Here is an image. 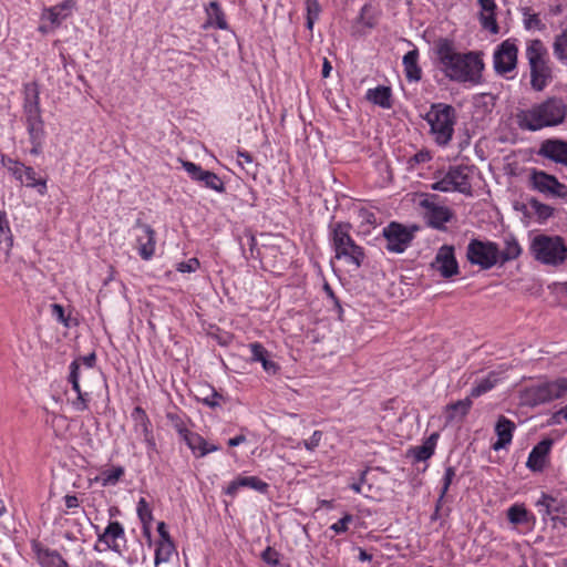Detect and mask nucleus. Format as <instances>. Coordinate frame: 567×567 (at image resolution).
I'll return each instance as SVG.
<instances>
[{"mask_svg":"<svg viewBox=\"0 0 567 567\" xmlns=\"http://www.w3.org/2000/svg\"><path fill=\"white\" fill-rule=\"evenodd\" d=\"M237 158H238V162H239L240 165L244 162L247 163V164H251L254 162L252 155L249 152L244 151V150L237 151Z\"/></svg>","mask_w":567,"mask_h":567,"instance_id":"obj_61","label":"nucleus"},{"mask_svg":"<svg viewBox=\"0 0 567 567\" xmlns=\"http://www.w3.org/2000/svg\"><path fill=\"white\" fill-rule=\"evenodd\" d=\"M183 441L196 457H204L219 450L218 445L209 444L202 435L192 431L184 435Z\"/></svg>","mask_w":567,"mask_h":567,"instance_id":"obj_26","label":"nucleus"},{"mask_svg":"<svg viewBox=\"0 0 567 567\" xmlns=\"http://www.w3.org/2000/svg\"><path fill=\"white\" fill-rule=\"evenodd\" d=\"M120 540L126 542V536L123 525L117 520H111L104 532L97 535V542L116 554L122 553Z\"/></svg>","mask_w":567,"mask_h":567,"instance_id":"obj_17","label":"nucleus"},{"mask_svg":"<svg viewBox=\"0 0 567 567\" xmlns=\"http://www.w3.org/2000/svg\"><path fill=\"white\" fill-rule=\"evenodd\" d=\"M174 551L175 545L173 540L158 542L155 549V565L157 566L162 563H167L171 559Z\"/></svg>","mask_w":567,"mask_h":567,"instance_id":"obj_43","label":"nucleus"},{"mask_svg":"<svg viewBox=\"0 0 567 567\" xmlns=\"http://www.w3.org/2000/svg\"><path fill=\"white\" fill-rule=\"evenodd\" d=\"M321 439H322V432L319 430H316L308 440H305L302 442V444L308 451H315L319 446Z\"/></svg>","mask_w":567,"mask_h":567,"instance_id":"obj_57","label":"nucleus"},{"mask_svg":"<svg viewBox=\"0 0 567 567\" xmlns=\"http://www.w3.org/2000/svg\"><path fill=\"white\" fill-rule=\"evenodd\" d=\"M554 55L561 63H567V27L556 35L553 44Z\"/></svg>","mask_w":567,"mask_h":567,"instance_id":"obj_44","label":"nucleus"},{"mask_svg":"<svg viewBox=\"0 0 567 567\" xmlns=\"http://www.w3.org/2000/svg\"><path fill=\"white\" fill-rule=\"evenodd\" d=\"M481 8L478 19L482 29L489 31L492 34L499 32L496 21L497 4L494 0H477Z\"/></svg>","mask_w":567,"mask_h":567,"instance_id":"obj_22","label":"nucleus"},{"mask_svg":"<svg viewBox=\"0 0 567 567\" xmlns=\"http://www.w3.org/2000/svg\"><path fill=\"white\" fill-rule=\"evenodd\" d=\"M251 361L260 362L262 369L270 375H275L280 367L277 362L269 359L268 350L259 342H252L249 344Z\"/></svg>","mask_w":567,"mask_h":567,"instance_id":"obj_28","label":"nucleus"},{"mask_svg":"<svg viewBox=\"0 0 567 567\" xmlns=\"http://www.w3.org/2000/svg\"><path fill=\"white\" fill-rule=\"evenodd\" d=\"M24 183L29 188H35L40 195H44L47 193V181L39 178L37 172L31 166H24L23 174Z\"/></svg>","mask_w":567,"mask_h":567,"instance_id":"obj_38","label":"nucleus"},{"mask_svg":"<svg viewBox=\"0 0 567 567\" xmlns=\"http://www.w3.org/2000/svg\"><path fill=\"white\" fill-rule=\"evenodd\" d=\"M75 7V0H63L62 2L47 8L43 12V18L49 20L53 25L59 27L64 21Z\"/></svg>","mask_w":567,"mask_h":567,"instance_id":"obj_27","label":"nucleus"},{"mask_svg":"<svg viewBox=\"0 0 567 567\" xmlns=\"http://www.w3.org/2000/svg\"><path fill=\"white\" fill-rule=\"evenodd\" d=\"M70 373L68 377V381L72 385V390L76 393V398L72 400L71 404L72 408L76 412H83L87 410L89 402L91 401V395L87 392H83L80 386V363H78V360H73L70 363Z\"/></svg>","mask_w":567,"mask_h":567,"instance_id":"obj_15","label":"nucleus"},{"mask_svg":"<svg viewBox=\"0 0 567 567\" xmlns=\"http://www.w3.org/2000/svg\"><path fill=\"white\" fill-rule=\"evenodd\" d=\"M431 188L433 190H439V192H443V193L454 192V189H453L454 185H453V181L451 178L450 171H447L441 179L434 182L431 185Z\"/></svg>","mask_w":567,"mask_h":567,"instance_id":"obj_52","label":"nucleus"},{"mask_svg":"<svg viewBox=\"0 0 567 567\" xmlns=\"http://www.w3.org/2000/svg\"><path fill=\"white\" fill-rule=\"evenodd\" d=\"M355 520V517L350 513H344L343 516L333 523L329 529L336 535L344 534L349 530V526Z\"/></svg>","mask_w":567,"mask_h":567,"instance_id":"obj_51","label":"nucleus"},{"mask_svg":"<svg viewBox=\"0 0 567 567\" xmlns=\"http://www.w3.org/2000/svg\"><path fill=\"white\" fill-rule=\"evenodd\" d=\"M451 178L454 185V192L464 195H472L471 177L473 174V166L455 165L449 168Z\"/></svg>","mask_w":567,"mask_h":567,"instance_id":"obj_20","label":"nucleus"},{"mask_svg":"<svg viewBox=\"0 0 567 567\" xmlns=\"http://www.w3.org/2000/svg\"><path fill=\"white\" fill-rule=\"evenodd\" d=\"M131 416L134 421V431L137 434L142 435L143 439L153 434L151 420L143 408L135 406Z\"/></svg>","mask_w":567,"mask_h":567,"instance_id":"obj_33","label":"nucleus"},{"mask_svg":"<svg viewBox=\"0 0 567 567\" xmlns=\"http://www.w3.org/2000/svg\"><path fill=\"white\" fill-rule=\"evenodd\" d=\"M1 165L7 168V171L18 181L20 184L24 183L23 174H24V164L11 158L8 155H1L0 158Z\"/></svg>","mask_w":567,"mask_h":567,"instance_id":"obj_41","label":"nucleus"},{"mask_svg":"<svg viewBox=\"0 0 567 567\" xmlns=\"http://www.w3.org/2000/svg\"><path fill=\"white\" fill-rule=\"evenodd\" d=\"M467 260L482 269H491L498 264L499 248L496 243L472 239L466 249Z\"/></svg>","mask_w":567,"mask_h":567,"instance_id":"obj_8","label":"nucleus"},{"mask_svg":"<svg viewBox=\"0 0 567 567\" xmlns=\"http://www.w3.org/2000/svg\"><path fill=\"white\" fill-rule=\"evenodd\" d=\"M223 400L221 394H219L215 389L210 390V394L205 396L202 401L205 405L215 409L220 406V401Z\"/></svg>","mask_w":567,"mask_h":567,"instance_id":"obj_58","label":"nucleus"},{"mask_svg":"<svg viewBox=\"0 0 567 567\" xmlns=\"http://www.w3.org/2000/svg\"><path fill=\"white\" fill-rule=\"evenodd\" d=\"M526 58L530 69V86L540 92L553 80L548 50L542 40L534 39L527 42Z\"/></svg>","mask_w":567,"mask_h":567,"instance_id":"obj_5","label":"nucleus"},{"mask_svg":"<svg viewBox=\"0 0 567 567\" xmlns=\"http://www.w3.org/2000/svg\"><path fill=\"white\" fill-rule=\"evenodd\" d=\"M64 502L68 509L76 508L80 505L75 495H66Z\"/></svg>","mask_w":567,"mask_h":567,"instance_id":"obj_63","label":"nucleus"},{"mask_svg":"<svg viewBox=\"0 0 567 567\" xmlns=\"http://www.w3.org/2000/svg\"><path fill=\"white\" fill-rule=\"evenodd\" d=\"M31 548L41 567H70L59 551L44 547L38 540L32 542Z\"/></svg>","mask_w":567,"mask_h":567,"instance_id":"obj_19","label":"nucleus"},{"mask_svg":"<svg viewBox=\"0 0 567 567\" xmlns=\"http://www.w3.org/2000/svg\"><path fill=\"white\" fill-rule=\"evenodd\" d=\"M136 513L142 525H151L153 520V513L150 504L145 498H140L136 506Z\"/></svg>","mask_w":567,"mask_h":567,"instance_id":"obj_50","label":"nucleus"},{"mask_svg":"<svg viewBox=\"0 0 567 567\" xmlns=\"http://www.w3.org/2000/svg\"><path fill=\"white\" fill-rule=\"evenodd\" d=\"M440 69L451 81L478 84L482 81L484 62L474 51L460 53L449 39H440L435 44Z\"/></svg>","mask_w":567,"mask_h":567,"instance_id":"obj_1","label":"nucleus"},{"mask_svg":"<svg viewBox=\"0 0 567 567\" xmlns=\"http://www.w3.org/2000/svg\"><path fill=\"white\" fill-rule=\"evenodd\" d=\"M529 250L537 261L547 266H560L567 259V246L560 236L536 235Z\"/></svg>","mask_w":567,"mask_h":567,"instance_id":"obj_6","label":"nucleus"},{"mask_svg":"<svg viewBox=\"0 0 567 567\" xmlns=\"http://www.w3.org/2000/svg\"><path fill=\"white\" fill-rule=\"evenodd\" d=\"M182 165L194 182L219 194L226 192L223 179L214 172L206 171L200 165L189 161H184Z\"/></svg>","mask_w":567,"mask_h":567,"instance_id":"obj_12","label":"nucleus"},{"mask_svg":"<svg viewBox=\"0 0 567 567\" xmlns=\"http://www.w3.org/2000/svg\"><path fill=\"white\" fill-rule=\"evenodd\" d=\"M515 429L516 425L513 421L504 415H501L495 424V433L497 435V440L492 445L493 450L499 451L509 445L512 443Z\"/></svg>","mask_w":567,"mask_h":567,"instance_id":"obj_25","label":"nucleus"},{"mask_svg":"<svg viewBox=\"0 0 567 567\" xmlns=\"http://www.w3.org/2000/svg\"><path fill=\"white\" fill-rule=\"evenodd\" d=\"M166 419L182 439L184 437L185 434L189 432L184 415L179 413L167 412Z\"/></svg>","mask_w":567,"mask_h":567,"instance_id":"obj_48","label":"nucleus"},{"mask_svg":"<svg viewBox=\"0 0 567 567\" xmlns=\"http://www.w3.org/2000/svg\"><path fill=\"white\" fill-rule=\"evenodd\" d=\"M307 21L306 27L312 31L316 21L319 19L321 12V6L319 0H306Z\"/></svg>","mask_w":567,"mask_h":567,"instance_id":"obj_46","label":"nucleus"},{"mask_svg":"<svg viewBox=\"0 0 567 567\" xmlns=\"http://www.w3.org/2000/svg\"><path fill=\"white\" fill-rule=\"evenodd\" d=\"M261 559L271 567H277L280 564L279 553L270 546L261 553Z\"/></svg>","mask_w":567,"mask_h":567,"instance_id":"obj_54","label":"nucleus"},{"mask_svg":"<svg viewBox=\"0 0 567 567\" xmlns=\"http://www.w3.org/2000/svg\"><path fill=\"white\" fill-rule=\"evenodd\" d=\"M536 506L544 522L547 520V517L555 519V517L551 516L553 514L561 513L567 515V509L564 508L563 504L558 502L557 498L545 493H543L540 498L536 502Z\"/></svg>","mask_w":567,"mask_h":567,"instance_id":"obj_29","label":"nucleus"},{"mask_svg":"<svg viewBox=\"0 0 567 567\" xmlns=\"http://www.w3.org/2000/svg\"><path fill=\"white\" fill-rule=\"evenodd\" d=\"M528 182L529 186L538 193L556 198H567V185L544 171L533 168Z\"/></svg>","mask_w":567,"mask_h":567,"instance_id":"obj_10","label":"nucleus"},{"mask_svg":"<svg viewBox=\"0 0 567 567\" xmlns=\"http://www.w3.org/2000/svg\"><path fill=\"white\" fill-rule=\"evenodd\" d=\"M124 473L125 470L123 466H114L112 468L104 470L100 476L102 486H113L117 484Z\"/></svg>","mask_w":567,"mask_h":567,"instance_id":"obj_45","label":"nucleus"},{"mask_svg":"<svg viewBox=\"0 0 567 567\" xmlns=\"http://www.w3.org/2000/svg\"><path fill=\"white\" fill-rule=\"evenodd\" d=\"M432 266L440 272L443 278H451L458 275V262L455 258L454 247L443 245L436 252Z\"/></svg>","mask_w":567,"mask_h":567,"instance_id":"obj_13","label":"nucleus"},{"mask_svg":"<svg viewBox=\"0 0 567 567\" xmlns=\"http://www.w3.org/2000/svg\"><path fill=\"white\" fill-rule=\"evenodd\" d=\"M76 360H78V362L81 360L83 362V364H85L87 368H92L95 364L96 355L94 352H92V353L81 357L80 359H76Z\"/></svg>","mask_w":567,"mask_h":567,"instance_id":"obj_64","label":"nucleus"},{"mask_svg":"<svg viewBox=\"0 0 567 567\" xmlns=\"http://www.w3.org/2000/svg\"><path fill=\"white\" fill-rule=\"evenodd\" d=\"M365 99L370 103L378 105L384 110L392 107V90L390 86L378 85L365 92Z\"/></svg>","mask_w":567,"mask_h":567,"instance_id":"obj_32","label":"nucleus"},{"mask_svg":"<svg viewBox=\"0 0 567 567\" xmlns=\"http://www.w3.org/2000/svg\"><path fill=\"white\" fill-rule=\"evenodd\" d=\"M23 113L25 117L42 115L40 106V87L34 81L23 85Z\"/></svg>","mask_w":567,"mask_h":567,"instance_id":"obj_21","label":"nucleus"},{"mask_svg":"<svg viewBox=\"0 0 567 567\" xmlns=\"http://www.w3.org/2000/svg\"><path fill=\"white\" fill-rule=\"evenodd\" d=\"M567 393V378L545 381L525 389L523 400L525 404L536 406L559 399Z\"/></svg>","mask_w":567,"mask_h":567,"instance_id":"obj_7","label":"nucleus"},{"mask_svg":"<svg viewBox=\"0 0 567 567\" xmlns=\"http://www.w3.org/2000/svg\"><path fill=\"white\" fill-rule=\"evenodd\" d=\"M13 246V236L9 219L4 210H0V249L10 250Z\"/></svg>","mask_w":567,"mask_h":567,"instance_id":"obj_39","label":"nucleus"},{"mask_svg":"<svg viewBox=\"0 0 567 567\" xmlns=\"http://www.w3.org/2000/svg\"><path fill=\"white\" fill-rule=\"evenodd\" d=\"M352 225L347 221L330 223L328 226L329 245L334 258L359 269L365 260L364 248L351 236Z\"/></svg>","mask_w":567,"mask_h":567,"instance_id":"obj_3","label":"nucleus"},{"mask_svg":"<svg viewBox=\"0 0 567 567\" xmlns=\"http://www.w3.org/2000/svg\"><path fill=\"white\" fill-rule=\"evenodd\" d=\"M507 518L514 525H523L527 529H533L536 524V517L528 512L524 505L514 504L507 509Z\"/></svg>","mask_w":567,"mask_h":567,"instance_id":"obj_30","label":"nucleus"},{"mask_svg":"<svg viewBox=\"0 0 567 567\" xmlns=\"http://www.w3.org/2000/svg\"><path fill=\"white\" fill-rule=\"evenodd\" d=\"M439 433H432L420 446L411 450V453L416 462H424L429 460L435 452Z\"/></svg>","mask_w":567,"mask_h":567,"instance_id":"obj_34","label":"nucleus"},{"mask_svg":"<svg viewBox=\"0 0 567 567\" xmlns=\"http://www.w3.org/2000/svg\"><path fill=\"white\" fill-rule=\"evenodd\" d=\"M241 487H249L261 494H265L268 492L269 485L257 476H238L228 484L225 493L231 497H235Z\"/></svg>","mask_w":567,"mask_h":567,"instance_id":"obj_24","label":"nucleus"},{"mask_svg":"<svg viewBox=\"0 0 567 567\" xmlns=\"http://www.w3.org/2000/svg\"><path fill=\"white\" fill-rule=\"evenodd\" d=\"M537 155L567 167V141L547 138L540 143Z\"/></svg>","mask_w":567,"mask_h":567,"instance_id":"obj_14","label":"nucleus"},{"mask_svg":"<svg viewBox=\"0 0 567 567\" xmlns=\"http://www.w3.org/2000/svg\"><path fill=\"white\" fill-rule=\"evenodd\" d=\"M382 235L386 240L385 249L393 254L404 252L414 238L411 230L396 221H391L385 226Z\"/></svg>","mask_w":567,"mask_h":567,"instance_id":"obj_11","label":"nucleus"},{"mask_svg":"<svg viewBox=\"0 0 567 567\" xmlns=\"http://www.w3.org/2000/svg\"><path fill=\"white\" fill-rule=\"evenodd\" d=\"M528 205L540 224L545 223L554 215V208L539 202L536 197H529Z\"/></svg>","mask_w":567,"mask_h":567,"instance_id":"obj_42","label":"nucleus"},{"mask_svg":"<svg viewBox=\"0 0 567 567\" xmlns=\"http://www.w3.org/2000/svg\"><path fill=\"white\" fill-rule=\"evenodd\" d=\"M522 254V247L514 237L505 239V246L503 250H499V265H504L508 261L517 259Z\"/></svg>","mask_w":567,"mask_h":567,"instance_id":"obj_37","label":"nucleus"},{"mask_svg":"<svg viewBox=\"0 0 567 567\" xmlns=\"http://www.w3.org/2000/svg\"><path fill=\"white\" fill-rule=\"evenodd\" d=\"M422 206L426 208L427 224L435 229H444V225L452 218L451 210L445 206L435 205L427 199L422 202Z\"/></svg>","mask_w":567,"mask_h":567,"instance_id":"obj_23","label":"nucleus"},{"mask_svg":"<svg viewBox=\"0 0 567 567\" xmlns=\"http://www.w3.org/2000/svg\"><path fill=\"white\" fill-rule=\"evenodd\" d=\"M157 533L161 537L159 542L173 540L164 522L157 524Z\"/></svg>","mask_w":567,"mask_h":567,"instance_id":"obj_60","label":"nucleus"},{"mask_svg":"<svg viewBox=\"0 0 567 567\" xmlns=\"http://www.w3.org/2000/svg\"><path fill=\"white\" fill-rule=\"evenodd\" d=\"M430 126V134L437 146L446 147L453 140L457 114L454 106L433 103L423 116Z\"/></svg>","mask_w":567,"mask_h":567,"instance_id":"obj_4","label":"nucleus"},{"mask_svg":"<svg viewBox=\"0 0 567 567\" xmlns=\"http://www.w3.org/2000/svg\"><path fill=\"white\" fill-rule=\"evenodd\" d=\"M497 381L498 378L495 372L488 373V375L475 382V385L471 390V396L478 398L484 393L491 391L496 385Z\"/></svg>","mask_w":567,"mask_h":567,"instance_id":"obj_40","label":"nucleus"},{"mask_svg":"<svg viewBox=\"0 0 567 567\" xmlns=\"http://www.w3.org/2000/svg\"><path fill=\"white\" fill-rule=\"evenodd\" d=\"M419 50L415 48L406 52L402 59L404 73L408 82H419L422 78V70L419 65Z\"/></svg>","mask_w":567,"mask_h":567,"instance_id":"obj_31","label":"nucleus"},{"mask_svg":"<svg viewBox=\"0 0 567 567\" xmlns=\"http://www.w3.org/2000/svg\"><path fill=\"white\" fill-rule=\"evenodd\" d=\"M25 126L30 142H43L45 138L42 115L25 117Z\"/></svg>","mask_w":567,"mask_h":567,"instance_id":"obj_36","label":"nucleus"},{"mask_svg":"<svg viewBox=\"0 0 567 567\" xmlns=\"http://www.w3.org/2000/svg\"><path fill=\"white\" fill-rule=\"evenodd\" d=\"M432 159V154L427 150H421L416 152L413 156H411L408 161V164L411 168L415 167L416 165L427 163Z\"/></svg>","mask_w":567,"mask_h":567,"instance_id":"obj_53","label":"nucleus"},{"mask_svg":"<svg viewBox=\"0 0 567 567\" xmlns=\"http://www.w3.org/2000/svg\"><path fill=\"white\" fill-rule=\"evenodd\" d=\"M523 22L526 30H538L543 31L545 29V24L540 20L537 13H533L530 8L523 9Z\"/></svg>","mask_w":567,"mask_h":567,"instance_id":"obj_47","label":"nucleus"},{"mask_svg":"<svg viewBox=\"0 0 567 567\" xmlns=\"http://www.w3.org/2000/svg\"><path fill=\"white\" fill-rule=\"evenodd\" d=\"M206 13L208 16V24L214 25L220 30L229 29L225 13L217 1L209 2L208 7L206 8Z\"/></svg>","mask_w":567,"mask_h":567,"instance_id":"obj_35","label":"nucleus"},{"mask_svg":"<svg viewBox=\"0 0 567 567\" xmlns=\"http://www.w3.org/2000/svg\"><path fill=\"white\" fill-rule=\"evenodd\" d=\"M518 59L517 39L508 38L499 43L493 53V66L498 75H506L516 70Z\"/></svg>","mask_w":567,"mask_h":567,"instance_id":"obj_9","label":"nucleus"},{"mask_svg":"<svg viewBox=\"0 0 567 567\" xmlns=\"http://www.w3.org/2000/svg\"><path fill=\"white\" fill-rule=\"evenodd\" d=\"M51 315L56 321L62 323L64 327H69V317L65 316L63 306L59 303L50 305Z\"/></svg>","mask_w":567,"mask_h":567,"instance_id":"obj_55","label":"nucleus"},{"mask_svg":"<svg viewBox=\"0 0 567 567\" xmlns=\"http://www.w3.org/2000/svg\"><path fill=\"white\" fill-rule=\"evenodd\" d=\"M135 228L140 231L136 236L138 255L142 259L150 260L155 252V231L150 225L141 221L136 223Z\"/></svg>","mask_w":567,"mask_h":567,"instance_id":"obj_16","label":"nucleus"},{"mask_svg":"<svg viewBox=\"0 0 567 567\" xmlns=\"http://www.w3.org/2000/svg\"><path fill=\"white\" fill-rule=\"evenodd\" d=\"M567 116V104L560 97H548L516 114L519 128L529 132L540 131L564 123Z\"/></svg>","mask_w":567,"mask_h":567,"instance_id":"obj_2","label":"nucleus"},{"mask_svg":"<svg viewBox=\"0 0 567 567\" xmlns=\"http://www.w3.org/2000/svg\"><path fill=\"white\" fill-rule=\"evenodd\" d=\"M199 267V261L196 258H190L188 261L181 262L177 270L181 272H194Z\"/></svg>","mask_w":567,"mask_h":567,"instance_id":"obj_59","label":"nucleus"},{"mask_svg":"<svg viewBox=\"0 0 567 567\" xmlns=\"http://www.w3.org/2000/svg\"><path fill=\"white\" fill-rule=\"evenodd\" d=\"M472 405V401L470 398H466L464 400H460L455 403H452L449 405V409L454 411L456 414L464 416L467 414Z\"/></svg>","mask_w":567,"mask_h":567,"instance_id":"obj_56","label":"nucleus"},{"mask_svg":"<svg viewBox=\"0 0 567 567\" xmlns=\"http://www.w3.org/2000/svg\"><path fill=\"white\" fill-rule=\"evenodd\" d=\"M553 444L554 441L551 439H544L538 442L528 454L526 462L527 468L532 472H543L548 462V455Z\"/></svg>","mask_w":567,"mask_h":567,"instance_id":"obj_18","label":"nucleus"},{"mask_svg":"<svg viewBox=\"0 0 567 567\" xmlns=\"http://www.w3.org/2000/svg\"><path fill=\"white\" fill-rule=\"evenodd\" d=\"M323 289L327 293V296L333 301V303L338 307L339 311H341V305H340V301L339 299L337 298L334 291L332 290V288L330 287L329 284H324L323 286Z\"/></svg>","mask_w":567,"mask_h":567,"instance_id":"obj_62","label":"nucleus"},{"mask_svg":"<svg viewBox=\"0 0 567 567\" xmlns=\"http://www.w3.org/2000/svg\"><path fill=\"white\" fill-rule=\"evenodd\" d=\"M455 476H456V468L454 466L445 467V471H444V474L442 477V486L440 489L439 503L443 502Z\"/></svg>","mask_w":567,"mask_h":567,"instance_id":"obj_49","label":"nucleus"}]
</instances>
